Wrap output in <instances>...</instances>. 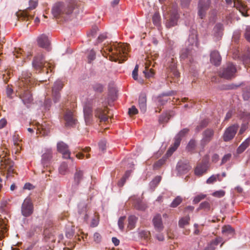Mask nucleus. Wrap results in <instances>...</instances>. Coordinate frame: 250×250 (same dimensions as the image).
Here are the masks:
<instances>
[{
  "mask_svg": "<svg viewBox=\"0 0 250 250\" xmlns=\"http://www.w3.org/2000/svg\"><path fill=\"white\" fill-rule=\"evenodd\" d=\"M128 51V44L122 43H115L113 46L107 45L104 46L101 52L103 55L106 57L108 55L109 59L112 61L119 62L125 60V54Z\"/></svg>",
  "mask_w": 250,
  "mask_h": 250,
  "instance_id": "1",
  "label": "nucleus"
},
{
  "mask_svg": "<svg viewBox=\"0 0 250 250\" xmlns=\"http://www.w3.org/2000/svg\"><path fill=\"white\" fill-rule=\"evenodd\" d=\"M74 7L73 3L59 2L54 4L52 13L55 17L66 21L72 13Z\"/></svg>",
  "mask_w": 250,
  "mask_h": 250,
  "instance_id": "2",
  "label": "nucleus"
},
{
  "mask_svg": "<svg viewBox=\"0 0 250 250\" xmlns=\"http://www.w3.org/2000/svg\"><path fill=\"white\" fill-rule=\"evenodd\" d=\"M7 152L2 151L0 154V169L7 171V178L12 176L15 173L14 168V163L7 157Z\"/></svg>",
  "mask_w": 250,
  "mask_h": 250,
  "instance_id": "3",
  "label": "nucleus"
},
{
  "mask_svg": "<svg viewBox=\"0 0 250 250\" xmlns=\"http://www.w3.org/2000/svg\"><path fill=\"white\" fill-rule=\"evenodd\" d=\"M20 97L23 104L27 106L33 101L32 95L29 90V86L19 87Z\"/></svg>",
  "mask_w": 250,
  "mask_h": 250,
  "instance_id": "4",
  "label": "nucleus"
},
{
  "mask_svg": "<svg viewBox=\"0 0 250 250\" xmlns=\"http://www.w3.org/2000/svg\"><path fill=\"white\" fill-rule=\"evenodd\" d=\"M38 5V1L36 0H30L29 6L24 10L20 12L18 17L22 18L23 20L27 19L28 20L32 19L34 16V14L31 12V10L35 9Z\"/></svg>",
  "mask_w": 250,
  "mask_h": 250,
  "instance_id": "5",
  "label": "nucleus"
},
{
  "mask_svg": "<svg viewBox=\"0 0 250 250\" xmlns=\"http://www.w3.org/2000/svg\"><path fill=\"white\" fill-rule=\"evenodd\" d=\"M211 4L210 0H199L198 3V16L201 19H204L207 12L209 9Z\"/></svg>",
  "mask_w": 250,
  "mask_h": 250,
  "instance_id": "6",
  "label": "nucleus"
},
{
  "mask_svg": "<svg viewBox=\"0 0 250 250\" xmlns=\"http://www.w3.org/2000/svg\"><path fill=\"white\" fill-rule=\"evenodd\" d=\"M236 71L235 65L231 63H229L220 72V75L226 79H231L235 77Z\"/></svg>",
  "mask_w": 250,
  "mask_h": 250,
  "instance_id": "7",
  "label": "nucleus"
},
{
  "mask_svg": "<svg viewBox=\"0 0 250 250\" xmlns=\"http://www.w3.org/2000/svg\"><path fill=\"white\" fill-rule=\"evenodd\" d=\"M34 207L31 200L26 198L23 201L21 208L22 215L24 217L30 216L33 212Z\"/></svg>",
  "mask_w": 250,
  "mask_h": 250,
  "instance_id": "8",
  "label": "nucleus"
},
{
  "mask_svg": "<svg viewBox=\"0 0 250 250\" xmlns=\"http://www.w3.org/2000/svg\"><path fill=\"white\" fill-rule=\"evenodd\" d=\"M83 178V171L80 169H76L74 175V181L70 189L72 193H74L77 190L79 185Z\"/></svg>",
  "mask_w": 250,
  "mask_h": 250,
  "instance_id": "9",
  "label": "nucleus"
},
{
  "mask_svg": "<svg viewBox=\"0 0 250 250\" xmlns=\"http://www.w3.org/2000/svg\"><path fill=\"white\" fill-rule=\"evenodd\" d=\"M238 125H233L228 127L223 134V138L224 141L228 142L232 140L235 136L237 129Z\"/></svg>",
  "mask_w": 250,
  "mask_h": 250,
  "instance_id": "10",
  "label": "nucleus"
},
{
  "mask_svg": "<svg viewBox=\"0 0 250 250\" xmlns=\"http://www.w3.org/2000/svg\"><path fill=\"white\" fill-rule=\"evenodd\" d=\"M226 1L227 4L236 7L243 16H247L246 14L247 11V7L242 3L240 0H226Z\"/></svg>",
  "mask_w": 250,
  "mask_h": 250,
  "instance_id": "11",
  "label": "nucleus"
},
{
  "mask_svg": "<svg viewBox=\"0 0 250 250\" xmlns=\"http://www.w3.org/2000/svg\"><path fill=\"white\" fill-rule=\"evenodd\" d=\"M108 108L106 107L104 108H97L95 110L94 115L96 118L100 119V122H106L108 121V118L107 116Z\"/></svg>",
  "mask_w": 250,
  "mask_h": 250,
  "instance_id": "12",
  "label": "nucleus"
},
{
  "mask_svg": "<svg viewBox=\"0 0 250 250\" xmlns=\"http://www.w3.org/2000/svg\"><path fill=\"white\" fill-rule=\"evenodd\" d=\"M83 114L85 124L89 125L93 121V114L92 106L89 104H86L83 107Z\"/></svg>",
  "mask_w": 250,
  "mask_h": 250,
  "instance_id": "13",
  "label": "nucleus"
},
{
  "mask_svg": "<svg viewBox=\"0 0 250 250\" xmlns=\"http://www.w3.org/2000/svg\"><path fill=\"white\" fill-rule=\"evenodd\" d=\"M58 151L61 153L63 158L70 159V151L68 149V146L63 142H60L57 144Z\"/></svg>",
  "mask_w": 250,
  "mask_h": 250,
  "instance_id": "14",
  "label": "nucleus"
},
{
  "mask_svg": "<svg viewBox=\"0 0 250 250\" xmlns=\"http://www.w3.org/2000/svg\"><path fill=\"white\" fill-rule=\"evenodd\" d=\"M63 83L61 81H57L55 82L52 87V93L55 102H56L60 98V91L62 88Z\"/></svg>",
  "mask_w": 250,
  "mask_h": 250,
  "instance_id": "15",
  "label": "nucleus"
},
{
  "mask_svg": "<svg viewBox=\"0 0 250 250\" xmlns=\"http://www.w3.org/2000/svg\"><path fill=\"white\" fill-rule=\"evenodd\" d=\"M177 170L180 174L187 173L191 168L187 161H180L177 165Z\"/></svg>",
  "mask_w": 250,
  "mask_h": 250,
  "instance_id": "16",
  "label": "nucleus"
},
{
  "mask_svg": "<svg viewBox=\"0 0 250 250\" xmlns=\"http://www.w3.org/2000/svg\"><path fill=\"white\" fill-rule=\"evenodd\" d=\"M65 125L67 126H73L76 123L77 120L73 113L70 110H67L64 115Z\"/></svg>",
  "mask_w": 250,
  "mask_h": 250,
  "instance_id": "17",
  "label": "nucleus"
},
{
  "mask_svg": "<svg viewBox=\"0 0 250 250\" xmlns=\"http://www.w3.org/2000/svg\"><path fill=\"white\" fill-rule=\"evenodd\" d=\"M214 132L213 129L208 128L203 133V138L201 143L204 145L208 143L212 139Z\"/></svg>",
  "mask_w": 250,
  "mask_h": 250,
  "instance_id": "18",
  "label": "nucleus"
},
{
  "mask_svg": "<svg viewBox=\"0 0 250 250\" xmlns=\"http://www.w3.org/2000/svg\"><path fill=\"white\" fill-rule=\"evenodd\" d=\"M153 224L155 230L158 232H161L164 229V226L162 222V217L160 214H157L153 218Z\"/></svg>",
  "mask_w": 250,
  "mask_h": 250,
  "instance_id": "19",
  "label": "nucleus"
},
{
  "mask_svg": "<svg viewBox=\"0 0 250 250\" xmlns=\"http://www.w3.org/2000/svg\"><path fill=\"white\" fill-rule=\"evenodd\" d=\"M31 75L29 73L23 72L21 80L18 83L19 87L28 86L31 81Z\"/></svg>",
  "mask_w": 250,
  "mask_h": 250,
  "instance_id": "20",
  "label": "nucleus"
},
{
  "mask_svg": "<svg viewBox=\"0 0 250 250\" xmlns=\"http://www.w3.org/2000/svg\"><path fill=\"white\" fill-rule=\"evenodd\" d=\"M45 63V57L42 55H39L36 56L33 62V66L37 69H40L44 67Z\"/></svg>",
  "mask_w": 250,
  "mask_h": 250,
  "instance_id": "21",
  "label": "nucleus"
},
{
  "mask_svg": "<svg viewBox=\"0 0 250 250\" xmlns=\"http://www.w3.org/2000/svg\"><path fill=\"white\" fill-rule=\"evenodd\" d=\"M178 15L177 12L175 11L171 13L169 18L167 20L166 25L167 27L170 28L177 24V20L178 19Z\"/></svg>",
  "mask_w": 250,
  "mask_h": 250,
  "instance_id": "22",
  "label": "nucleus"
},
{
  "mask_svg": "<svg viewBox=\"0 0 250 250\" xmlns=\"http://www.w3.org/2000/svg\"><path fill=\"white\" fill-rule=\"evenodd\" d=\"M208 169L207 164L206 162H202L198 164L194 170V173L196 175L201 176L206 173Z\"/></svg>",
  "mask_w": 250,
  "mask_h": 250,
  "instance_id": "23",
  "label": "nucleus"
},
{
  "mask_svg": "<svg viewBox=\"0 0 250 250\" xmlns=\"http://www.w3.org/2000/svg\"><path fill=\"white\" fill-rule=\"evenodd\" d=\"M47 155L45 154H43L42 156V164L43 167V168L39 169L38 173L41 177L42 179L46 178L47 177V174L45 173L46 168L45 167H47Z\"/></svg>",
  "mask_w": 250,
  "mask_h": 250,
  "instance_id": "24",
  "label": "nucleus"
},
{
  "mask_svg": "<svg viewBox=\"0 0 250 250\" xmlns=\"http://www.w3.org/2000/svg\"><path fill=\"white\" fill-rule=\"evenodd\" d=\"M221 57L218 51H213L210 53V62L215 65H220Z\"/></svg>",
  "mask_w": 250,
  "mask_h": 250,
  "instance_id": "25",
  "label": "nucleus"
},
{
  "mask_svg": "<svg viewBox=\"0 0 250 250\" xmlns=\"http://www.w3.org/2000/svg\"><path fill=\"white\" fill-rule=\"evenodd\" d=\"M38 45L43 48L47 47V35L42 34L39 36L37 39Z\"/></svg>",
  "mask_w": 250,
  "mask_h": 250,
  "instance_id": "26",
  "label": "nucleus"
},
{
  "mask_svg": "<svg viewBox=\"0 0 250 250\" xmlns=\"http://www.w3.org/2000/svg\"><path fill=\"white\" fill-rule=\"evenodd\" d=\"M146 97L145 94H141L139 98V105L140 109L143 113H145L146 109Z\"/></svg>",
  "mask_w": 250,
  "mask_h": 250,
  "instance_id": "27",
  "label": "nucleus"
},
{
  "mask_svg": "<svg viewBox=\"0 0 250 250\" xmlns=\"http://www.w3.org/2000/svg\"><path fill=\"white\" fill-rule=\"evenodd\" d=\"M6 222V220H4L1 217H0V240L5 236L7 230Z\"/></svg>",
  "mask_w": 250,
  "mask_h": 250,
  "instance_id": "28",
  "label": "nucleus"
},
{
  "mask_svg": "<svg viewBox=\"0 0 250 250\" xmlns=\"http://www.w3.org/2000/svg\"><path fill=\"white\" fill-rule=\"evenodd\" d=\"M138 220V218L135 215H130L128 218V224L127 228L129 230H131L135 227L136 223Z\"/></svg>",
  "mask_w": 250,
  "mask_h": 250,
  "instance_id": "29",
  "label": "nucleus"
},
{
  "mask_svg": "<svg viewBox=\"0 0 250 250\" xmlns=\"http://www.w3.org/2000/svg\"><path fill=\"white\" fill-rule=\"evenodd\" d=\"M13 142L14 145L15 146L14 148L15 150V153H19L21 150V140L20 139V137L18 135L15 134L13 136Z\"/></svg>",
  "mask_w": 250,
  "mask_h": 250,
  "instance_id": "30",
  "label": "nucleus"
},
{
  "mask_svg": "<svg viewBox=\"0 0 250 250\" xmlns=\"http://www.w3.org/2000/svg\"><path fill=\"white\" fill-rule=\"evenodd\" d=\"M250 137L248 138L243 142L237 149V153L240 154L242 153L250 145Z\"/></svg>",
  "mask_w": 250,
  "mask_h": 250,
  "instance_id": "31",
  "label": "nucleus"
},
{
  "mask_svg": "<svg viewBox=\"0 0 250 250\" xmlns=\"http://www.w3.org/2000/svg\"><path fill=\"white\" fill-rule=\"evenodd\" d=\"M181 139L178 136H175L174 138V143L172 146L169 148L167 153L171 155L178 148L180 144Z\"/></svg>",
  "mask_w": 250,
  "mask_h": 250,
  "instance_id": "32",
  "label": "nucleus"
},
{
  "mask_svg": "<svg viewBox=\"0 0 250 250\" xmlns=\"http://www.w3.org/2000/svg\"><path fill=\"white\" fill-rule=\"evenodd\" d=\"M222 239L221 237H217L210 242L209 246L206 248L204 250H214L215 246H217L221 241Z\"/></svg>",
  "mask_w": 250,
  "mask_h": 250,
  "instance_id": "33",
  "label": "nucleus"
},
{
  "mask_svg": "<svg viewBox=\"0 0 250 250\" xmlns=\"http://www.w3.org/2000/svg\"><path fill=\"white\" fill-rule=\"evenodd\" d=\"M213 209L211 208L210 204L208 201H204L202 202L197 208L198 210H204L205 211H209Z\"/></svg>",
  "mask_w": 250,
  "mask_h": 250,
  "instance_id": "34",
  "label": "nucleus"
},
{
  "mask_svg": "<svg viewBox=\"0 0 250 250\" xmlns=\"http://www.w3.org/2000/svg\"><path fill=\"white\" fill-rule=\"evenodd\" d=\"M223 25L221 23L216 24L213 28L214 35L216 37H221L222 35Z\"/></svg>",
  "mask_w": 250,
  "mask_h": 250,
  "instance_id": "35",
  "label": "nucleus"
},
{
  "mask_svg": "<svg viewBox=\"0 0 250 250\" xmlns=\"http://www.w3.org/2000/svg\"><path fill=\"white\" fill-rule=\"evenodd\" d=\"M191 54V51L189 48H184L181 50L180 58L182 60H185L189 57Z\"/></svg>",
  "mask_w": 250,
  "mask_h": 250,
  "instance_id": "36",
  "label": "nucleus"
},
{
  "mask_svg": "<svg viewBox=\"0 0 250 250\" xmlns=\"http://www.w3.org/2000/svg\"><path fill=\"white\" fill-rule=\"evenodd\" d=\"M190 217L187 216L181 218L179 221V226L180 228H184L189 224Z\"/></svg>",
  "mask_w": 250,
  "mask_h": 250,
  "instance_id": "37",
  "label": "nucleus"
},
{
  "mask_svg": "<svg viewBox=\"0 0 250 250\" xmlns=\"http://www.w3.org/2000/svg\"><path fill=\"white\" fill-rule=\"evenodd\" d=\"M222 232L223 234H225L227 235H233L234 234V229L229 225L225 226L222 228Z\"/></svg>",
  "mask_w": 250,
  "mask_h": 250,
  "instance_id": "38",
  "label": "nucleus"
},
{
  "mask_svg": "<svg viewBox=\"0 0 250 250\" xmlns=\"http://www.w3.org/2000/svg\"><path fill=\"white\" fill-rule=\"evenodd\" d=\"M161 177L160 176H157L155 177L150 183L149 186L150 188L154 190V189L157 186L160 182L161 180Z\"/></svg>",
  "mask_w": 250,
  "mask_h": 250,
  "instance_id": "39",
  "label": "nucleus"
},
{
  "mask_svg": "<svg viewBox=\"0 0 250 250\" xmlns=\"http://www.w3.org/2000/svg\"><path fill=\"white\" fill-rule=\"evenodd\" d=\"M138 69H139V65L138 64H136L135 65V67L134 69V70L132 71V77L134 80L138 81L141 83H144V81L142 79H140L139 80L138 79Z\"/></svg>",
  "mask_w": 250,
  "mask_h": 250,
  "instance_id": "40",
  "label": "nucleus"
},
{
  "mask_svg": "<svg viewBox=\"0 0 250 250\" xmlns=\"http://www.w3.org/2000/svg\"><path fill=\"white\" fill-rule=\"evenodd\" d=\"M37 134H39L40 136H45L46 134L45 126L42 125H39L38 127Z\"/></svg>",
  "mask_w": 250,
  "mask_h": 250,
  "instance_id": "41",
  "label": "nucleus"
},
{
  "mask_svg": "<svg viewBox=\"0 0 250 250\" xmlns=\"http://www.w3.org/2000/svg\"><path fill=\"white\" fill-rule=\"evenodd\" d=\"M243 98L245 100H248L250 97V86H247L243 89Z\"/></svg>",
  "mask_w": 250,
  "mask_h": 250,
  "instance_id": "42",
  "label": "nucleus"
},
{
  "mask_svg": "<svg viewBox=\"0 0 250 250\" xmlns=\"http://www.w3.org/2000/svg\"><path fill=\"white\" fill-rule=\"evenodd\" d=\"M160 19L161 18L160 15L157 13H155L152 17V21L154 24L156 26L159 25Z\"/></svg>",
  "mask_w": 250,
  "mask_h": 250,
  "instance_id": "43",
  "label": "nucleus"
},
{
  "mask_svg": "<svg viewBox=\"0 0 250 250\" xmlns=\"http://www.w3.org/2000/svg\"><path fill=\"white\" fill-rule=\"evenodd\" d=\"M169 69L170 70L171 72L172 73L174 77L176 78H178L180 76V73L176 69V67L175 63H172L169 66Z\"/></svg>",
  "mask_w": 250,
  "mask_h": 250,
  "instance_id": "44",
  "label": "nucleus"
},
{
  "mask_svg": "<svg viewBox=\"0 0 250 250\" xmlns=\"http://www.w3.org/2000/svg\"><path fill=\"white\" fill-rule=\"evenodd\" d=\"M219 174H217L215 175H213L207 179V183L208 184H211L214 182H216L217 181V179H218L219 181H221V180L219 179Z\"/></svg>",
  "mask_w": 250,
  "mask_h": 250,
  "instance_id": "45",
  "label": "nucleus"
},
{
  "mask_svg": "<svg viewBox=\"0 0 250 250\" xmlns=\"http://www.w3.org/2000/svg\"><path fill=\"white\" fill-rule=\"evenodd\" d=\"M68 169L67 164L65 163H62L59 168V172L62 175H64Z\"/></svg>",
  "mask_w": 250,
  "mask_h": 250,
  "instance_id": "46",
  "label": "nucleus"
},
{
  "mask_svg": "<svg viewBox=\"0 0 250 250\" xmlns=\"http://www.w3.org/2000/svg\"><path fill=\"white\" fill-rule=\"evenodd\" d=\"M207 195L206 194L201 193L199 195H196L193 200V203L195 204L198 203L200 201L205 199Z\"/></svg>",
  "mask_w": 250,
  "mask_h": 250,
  "instance_id": "47",
  "label": "nucleus"
},
{
  "mask_svg": "<svg viewBox=\"0 0 250 250\" xmlns=\"http://www.w3.org/2000/svg\"><path fill=\"white\" fill-rule=\"evenodd\" d=\"M182 201V198L179 196H177L172 201V202L171 204L170 207L172 208H176L181 203Z\"/></svg>",
  "mask_w": 250,
  "mask_h": 250,
  "instance_id": "48",
  "label": "nucleus"
},
{
  "mask_svg": "<svg viewBox=\"0 0 250 250\" xmlns=\"http://www.w3.org/2000/svg\"><path fill=\"white\" fill-rule=\"evenodd\" d=\"M196 141L195 140H191L188 144V146H187V149L188 151L193 150L196 146Z\"/></svg>",
  "mask_w": 250,
  "mask_h": 250,
  "instance_id": "49",
  "label": "nucleus"
},
{
  "mask_svg": "<svg viewBox=\"0 0 250 250\" xmlns=\"http://www.w3.org/2000/svg\"><path fill=\"white\" fill-rule=\"evenodd\" d=\"M189 130L188 128H184L183 129L181 130L176 135V136H178L179 138H180V139L182 140V138L184 137L186 134L188 133Z\"/></svg>",
  "mask_w": 250,
  "mask_h": 250,
  "instance_id": "50",
  "label": "nucleus"
},
{
  "mask_svg": "<svg viewBox=\"0 0 250 250\" xmlns=\"http://www.w3.org/2000/svg\"><path fill=\"white\" fill-rule=\"evenodd\" d=\"M96 57V53L95 51L92 49L90 51L88 55V62L91 63L92 61L95 60Z\"/></svg>",
  "mask_w": 250,
  "mask_h": 250,
  "instance_id": "51",
  "label": "nucleus"
},
{
  "mask_svg": "<svg viewBox=\"0 0 250 250\" xmlns=\"http://www.w3.org/2000/svg\"><path fill=\"white\" fill-rule=\"evenodd\" d=\"M208 125V122L207 120H203L202 121L199 125H197L196 127V132H199L201 129H202L203 128L205 127Z\"/></svg>",
  "mask_w": 250,
  "mask_h": 250,
  "instance_id": "52",
  "label": "nucleus"
},
{
  "mask_svg": "<svg viewBox=\"0 0 250 250\" xmlns=\"http://www.w3.org/2000/svg\"><path fill=\"white\" fill-rule=\"evenodd\" d=\"M125 216H122L118 220V225L119 229L122 230L124 229V222L125 220Z\"/></svg>",
  "mask_w": 250,
  "mask_h": 250,
  "instance_id": "53",
  "label": "nucleus"
},
{
  "mask_svg": "<svg viewBox=\"0 0 250 250\" xmlns=\"http://www.w3.org/2000/svg\"><path fill=\"white\" fill-rule=\"evenodd\" d=\"M225 194V192L223 190L216 191L212 193V195L215 197L221 198Z\"/></svg>",
  "mask_w": 250,
  "mask_h": 250,
  "instance_id": "54",
  "label": "nucleus"
},
{
  "mask_svg": "<svg viewBox=\"0 0 250 250\" xmlns=\"http://www.w3.org/2000/svg\"><path fill=\"white\" fill-rule=\"evenodd\" d=\"M129 171H126L125 176L121 179V180L118 182V185L119 187H123L125 184L126 180V178L128 176Z\"/></svg>",
  "mask_w": 250,
  "mask_h": 250,
  "instance_id": "55",
  "label": "nucleus"
},
{
  "mask_svg": "<svg viewBox=\"0 0 250 250\" xmlns=\"http://www.w3.org/2000/svg\"><path fill=\"white\" fill-rule=\"evenodd\" d=\"M231 157V154L230 153H228L224 156L221 160V165H224L227 162L230 160Z\"/></svg>",
  "mask_w": 250,
  "mask_h": 250,
  "instance_id": "56",
  "label": "nucleus"
},
{
  "mask_svg": "<svg viewBox=\"0 0 250 250\" xmlns=\"http://www.w3.org/2000/svg\"><path fill=\"white\" fill-rule=\"evenodd\" d=\"M169 118L167 114H162L159 118V122L162 124L167 122Z\"/></svg>",
  "mask_w": 250,
  "mask_h": 250,
  "instance_id": "57",
  "label": "nucleus"
},
{
  "mask_svg": "<svg viewBox=\"0 0 250 250\" xmlns=\"http://www.w3.org/2000/svg\"><path fill=\"white\" fill-rule=\"evenodd\" d=\"M140 235L145 239H147L150 237V233L148 231L143 230L140 232Z\"/></svg>",
  "mask_w": 250,
  "mask_h": 250,
  "instance_id": "58",
  "label": "nucleus"
},
{
  "mask_svg": "<svg viewBox=\"0 0 250 250\" xmlns=\"http://www.w3.org/2000/svg\"><path fill=\"white\" fill-rule=\"evenodd\" d=\"M94 241L98 243H100L102 240V236L98 232H95L93 235Z\"/></svg>",
  "mask_w": 250,
  "mask_h": 250,
  "instance_id": "59",
  "label": "nucleus"
},
{
  "mask_svg": "<svg viewBox=\"0 0 250 250\" xmlns=\"http://www.w3.org/2000/svg\"><path fill=\"white\" fill-rule=\"evenodd\" d=\"M165 163V159H161L157 161L154 165V167L155 168H158L163 165Z\"/></svg>",
  "mask_w": 250,
  "mask_h": 250,
  "instance_id": "60",
  "label": "nucleus"
},
{
  "mask_svg": "<svg viewBox=\"0 0 250 250\" xmlns=\"http://www.w3.org/2000/svg\"><path fill=\"white\" fill-rule=\"evenodd\" d=\"M55 67V64L54 62L52 61L48 62V71L50 70V72L54 73V69Z\"/></svg>",
  "mask_w": 250,
  "mask_h": 250,
  "instance_id": "61",
  "label": "nucleus"
},
{
  "mask_svg": "<svg viewBox=\"0 0 250 250\" xmlns=\"http://www.w3.org/2000/svg\"><path fill=\"white\" fill-rule=\"evenodd\" d=\"M138 112V109L135 106H132L130 108H129L128 114L129 115H135L137 114Z\"/></svg>",
  "mask_w": 250,
  "mask_h": 250,
  "instance_id": "62",
  "label": "nucleus"
},
{
  "mask_svg": "<svg viewBox=\"0 0 250 250\" xmlns=\"http://www.w3.org/2000/svg\"><path fill=\"white\" fill-rule=\"evenodd\" d=\"M245 37L246 40L250 42V26H248L247 27Z\"/></svg>",
  "mask_w": 250,
  "mask_h": 250,
  "instance_id": "63",
  "label": "nucleus"
},
{
  "mask_svg": "<svg viewBox=\"0 0 250 250\" xmlns=\"http://www.w3.org/2000/svg\"><path fill=\"white\" fill-rule=\"evenodd\" d=\"M145 74L146 77L149 78L151 77L154 75V72L152 69H150L148 71L147 70H145L143 71Z\"/></svg>",
  "mask_w": 250,
  "mask_h": 250,
  "instance_id": "64",
  "label": "nucleus"
}]
</instances>
